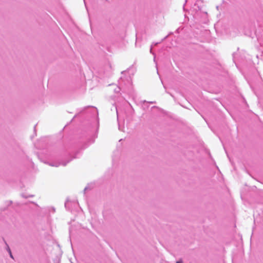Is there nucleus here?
Returning a JSON list of instances; mask_svg holds the SVG:
<instances>
[{
	"instance_id": "1",
	"label": "nucleus",
	"mask_w": 263,
	"mask_h": 263,
	"mask_svg": "<svg viewBox=\"0 0 263 263\" xmlns=\"http://www.w3.org/2000/svg\"><path fill=\"white\" fill-rule=\"evenodd\" d=\"M9 253H10V255L11 257L13 258V256H12V253L9 249Z\"/></svg>"
},
{
	"instance_id": "2",
	"label": "nucleus",
	"mask_w": 263,
	"mask_h": 263,
	"mask_svg": "<svg viewBox=\"0 0 263 263\" xmlns=\"http://www.w3.org/2000/svg\"><path fill=\"white\" fill-rule=\"evenodd\" d=\"M176 263H182V260H178L176 262Z\"/></svg>"
}]
</instances>
